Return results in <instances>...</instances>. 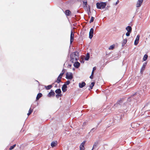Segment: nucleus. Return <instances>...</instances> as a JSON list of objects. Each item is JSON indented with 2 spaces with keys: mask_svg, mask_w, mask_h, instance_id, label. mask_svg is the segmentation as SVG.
<instances>
[{
  "mask_svg": "<svg viewBox=\"0 0 150 150\" xmlns=\"http://www.w3.org/2000/svg\"><path fill=\"white\" fill-rule=\"evenodd\" d=\"M96 7L98 9H101L104 8L106 5V2H97L96 4Z\"/></svg>",
  "mask_w": 150,
  "mask_h": 150,
  "instance_id": "nucleus-1",
  "label": "nucleus"
},
{
  "mask_svg": "<svg viewBox=\"0 0 150 150\" xmlns=\"http://www.w3.org/2000/svg\"><path fill=\"white\" fill-rule=\"evenodd\" d=\"M79 52L77 51H76L74 52L73 54H71L70 55V57L72 58V60L73 59V58L75 59V61H77L79 58Z\"/></svg>",
  "mask_w": 150,
  "mask_h": 150,
  "instance_id": "nucleus-2",
  "label": "nucleus"
},
{
  "mask_svg": "<svg viewBox=\"0 0 150 150\" xmlns=\"http://www.w3.org/2000/svg\"><path fill=\"white\" fill-rule=\"evenodd\" d=\"M66 78L68 79L71 80L73 78V75L72 73L67 72L66 74Z\"/></svg>",
  "mask_w": 150,
  "mask_h": 150,
  "instance_id": "nucleus-3",
  "label": "nucleus"
},
{
  "mask_svg": "<svg viewBox=\"0 0 150 150\" xmlns=\"http://www.w3.org/2000/svg\"><path fill=\"white\" fill-rule=\"evenodd\" d=\"M94 33V29L93 28H91L89 33V38L90 39H91L93 36Z\"/></svg>",
  "mask_w": 150,
  "mask_h": 150,
  "instance_id": "nucleus-4",
  "label": "nucleus"
},
{
  "mask_svg": "<svg viewBox=\"0 0 150 150\" xmlns=\"http://www.w3.org/2000/svg\"><path fill=\"white\" fill-rule=\"evenodd\" d=\"M127 112V110L126 109H125L124 110H123L122 112H121L122 113L120 115V120H122V117L124 116L125 113Z\"/></svg>",
  "mask_w": 150,
  "mask_h": 150,
  "instance_id": "nucleus-5",
  "label": "nucleus"
},
{
  "mask_svg": "<svg viewBox=\"0 0 150 150\" xmlns=\"http://www.w3.org/2000/svg\"><path fill=\"white\" fill-rule=\"evenodd\" d=\"M74 33H73L72 32V30H71V33L70 35V44H71L72 42L74 40Z\"/></svg>",
  "mask_w": 150,
  "mask_h": 150,
  "instance_id": "nucleus-6",
  "label": "nucleus"
},
{
  "mask_svg": "<svg viewBox=\"0 0 150 150\" xmlns=\"http://www.w3.org/2000/svg\"><path fill=\"white\" fill-rule=\"evenodd\" d=\"M147 62H145L143 64V65L141 69L140 73H141L142 74L143 73V71L145 69V68L147 65Z\"/></svg>",
  "mask_w": 150,
  "mask_h": 150,
  "instance_id": "nucleus-7",
  "label": "nucleus"
},
{
  "mask_svg": "<svg viewBox=\"0 0 150 150\" xmlns=\"http://www.w3.org/2000/svg\"><path fill=\"white\" fill-rule=\"evenodd\" d=\"M139 38L140 35H137L134 42V45H137L138 44Z\"/></svg>",
  "mask_w": 150,
  "mask_h": 150,
  "instance_id": "nucleus-8",
  "label": "nucleus"
},
{
  "mask_svg": "<svg viewBox=\"0 0 150 150\" xmlns=\"http://www.w3.org/2000/svg\"><path fill=\"white\" fill-rule=\"evenodd\" d=\"M55 95V93L52 90H51L50 91L49 93L47 95V96L49 97H51L52 96H54Z\"/></svg>",
  "mask_w": 150,
  "mask_h": 150,
  "instance_id": "nucleus-9",
  "label": "nucleus"
},
{
  "mask_svg": "<svg viewBox=\"0 0 150 150\" xmlns=\"http://www.w3.org/2000/svg\"><path fill=\"white\" fill-rule=\"evenodd\" d=\"M143 2V0H138L136 4V7H140Z\"/></svg>",
  "mask_w": 150,
  "mask_h": 150,
  "instance_id": "nucleus-10",
  "label": "nucleus"
},
{
  "mask_svg": "<svg viewBox=\"0 0 150 150\" xmlns=\"http://www.w3.org/2000/svg\"><path fill=\"white\" fill-rule=\"evenodd\" d=\"M85 142L83 141L81 144L80 146V150H84L85 148L84 147V144L85 143Z\"/></svg>",
  "mask_w": 150,
  "mask_h": 150,
  "instance_id": "nucleus-11",
  "label": "nucleus"
},
{
  "mask_svg": "<svg viewBox=\"0 0 150 150\" xmlns=\"http://www.w3.org/2000/svg\"><path fill=\"white\" fill-rule=\"evenodd\" d=\"M80 64L77 61L76 62H75L74 66L76 68H79L80 66Z\"/></svg>",
  "mask_w": 150,
  "mask_h": 150,
  "instance_id": "nucleus-12",
  "label": "nucleus"
},
{
  "mask_svg": "<svg viewBox=\"0 0 150 150\" xmlns=\"http://www.w3.org/2000/svg\"><path fill=\"white\" fill-rule=\"evenodd\" d=\"M86 85L84 81H82L81 83H79V87L80 88H83Z\"/></svg>",
  "mask_w": 150,
  "mask_h": 150,
  "instance_id": "nucleus-13",
  "label": "nucleus"
},
{
  "mask_svg": "<svg viewBox=\"0 0 150 150\" xmlns=\"http://www.w3.org/2000/svg\"><path fill=\"white\" fill-rule=\"evenodd\" d=\"M67 86L65 84H64L62 87V91L63 92H65L67 90Z\"/></svg>",
  "mask_w": 150,
  "mask_h": 150,
  "instance_id": "nucleus-14",
  "label": "nucleus"
},
{
  "mask_svg": "<svg viewBox=\"0 0 150 150\" xmlns=\"http://www.w3.org/2000/svg\"><path fill=\"white\" fill-rule=\"evenodd\" d=\"M65 72V70H64V69H63L61 73L60 74L58 77H59V78H60V79H62L63 75L64 74Z\"/></svg>",
  "mask_w": 150,
  "mask_h": 150,
  "instance_id": "nucleus-15",
  "label": "nucleus"
},
{
  "mask_svg": "<svg viewBox=\"0 0 150 150\" xmlns=\"http://www.w3.org/2000/svg\"><path fill=\"white\" fill-rule=\"evenodd\" d=\"M126 30L128 32H132V28L130 26H128L126 28Z\"/></svg>",
  "mask_w": 150,
  "mask_h": 150,
  "instance_id": "nucleus-16",
  "label": "nucleus"
},
{
  "mask_svg": "<svg viewBox=\"0 0 150 150\" xmlns=\"http://www.w3.org/2000/svg\"><path fill=\"white\" fill-rule=\"evenodd\" d=\"M138 95L137 93H134V94H133L131 96L134 97L133 98L137 100L138 99V98H137L136 97H135L134 96H135L137 95V96L138 97V98H139V97H140V95H139V94H138V95Z\"/></svg>",
  "mask_w": 150,
  "mask_h": 150,
  "instance_id": "nucleus-17",
  "label": "nucleus"
},
{
  "mask_svg": "<svg viewBox=\"0 0 150 150\" xmlns=\"http://www.w3.org/2000/svg\"><path fill=\"white\" fill-rule=\"evenodd\" d=\"M83 7L85 8H87V1L86 0H84L83 1Z\"/></svg>",
  "mask_w": 150,
  "mask_h": 150,
  "instance_id": "nucleus-18",
  "label": "nucleus"
},
{
  "mask_svg": "<svg viewBox=\"0 0 150 150\" xmlns=\"http://www.w3.org/2000/svg\"><path fill=\"white\" fill-rule=\"evenodd\" d=\"M42 93H38L36 98V101L38 100L42 96Z\"/></svg>",
  "mask_w": 150,
  "mask_h": 150,
  "instance_id": "nucleus-19",
  "label": "nucleus"
},
{
  "mask_svg": "<svg viewBox=\"0 0 150 150\" xmlns=\"http://www.w3.org/2000/svg\"><path fill=\"white\" fill-rule=\"evenodd\" d=\"M71 13V11L69 10H67L65 11V14L67 16H69Z\"/></svg>",
  "mask_w": 150,
  "mask_h": 150,
  "instance_id": "nucleus-20",
  "label": "nucleus"
},
{
  "mask_svg": "<svg viewBox=\"0 0 150 150\" xmlns=\"http://www.w3.org/2000/svg\"><path fill=\"white\" fill-rule=\"evenodd\" d=\"M95 84V82H92L91 83V85L89 86L90 88L88 89V90H91L93 88Z\"/></svg>",
  "mask_w": 150,
  "mask_h": 150,
  "instance_id": "nucleus-21",
  "label": "nucleus"
},
{
  "mask_svg": "<svg viewBox=\"0 0 150 150\" xmlns=\"http://www.w3.org/2000/svg\"><path fill=\"white\" fill-rule=\"evenodd\" d=\"M90 58V54L89 53H87L86 55L85 58V59L86 61H88Z\"/></svg>",
  "mask_w": 150,
  "mask_h": 150,
  "instance_id": "nucleus-22",
  "label": "nucleus"
},
{
  "mask_svg": "<svg viewBox=\"0 0 150 150\" xmlns=\"http://www.w3.org/2000/svg\"><path fill=\"white\" fill-rule=\"evenodd\" d=\"M98 142L97 141L94 144L93 146V149H96L98 146Z\"/></svg>",
  "mask_w": 150,
  "mask_h": 150,
  "instance_id": "nucleus-23",
  "label": "nucleus"
},
{
  "mask_svg": "<svg viewBox=\"0 0 150 150\" xmlns=\"http://www.w3.org/2000/svg\"><path fill=\"white\" fill-rule=\"evenodd\" d=\"M61 79H60V78H59V77H57V79L56 80L54 83H52V84H53L54 83L57 82V83H59L60 82H61Z\"/></svg>",
  "mask_w": 150,
  "mask_h": 150,
  "instance_id": "nucleus-24",
  "label": "nucleus"
},
{
  "mask_svg": "<svg viewBox=\"0 0 150 150\" xmlns=\"http://www.w3.org/2000/svg\"><path fill=\"white\" fill-rule=\"evenodd\" d=\"M52 87V85H49L47 86H45V88L47 90L50 89Z\"/></svg>",
  "mask_w": 150,
  "mask_h": 150,
  "instance_id": "nucleus-25",
  "label": "nucleus"
},
{
  "mask_svg": "<svg viewBox=\"0 0 150 150\" xmlns=\"http://www.w3.org/2000/svg\"><path fill=\"white\" fill-rule=\"evenodd\" d=\"M55 92L57 94H61V93L62 92V91L60 88H58L55 91Z\"/></svg>",
  "mask_w": 150,
  "mask_h": 150,
  "instance_id": "nucleus-26",
  "label": "nucleus"
},
{
  "mask_svg": "<svg viewBox=\"0 0 150 150\" xmlns=\"http://www.w3.org/2000/svg\"><path fill=\"white\" fill-rule=\"evenodd\" d=\"M57 144V142H52L51 143V145L52 147H53L56 145Z\"/></svg>",
  "mask_w": 150,
  "mask_h": 150,
  "instance_id": "nucleus-27",
  "label": "nucleus"
},
{
  "mask_svg": "<svg viewBox=\"0 0 150 150\" xmlns=\"http://www.w3.org/2000/svg\"><path fill=\"white\" fill-rule=\"evenodd\" d=\"M127 41V39H125L123 40V41L122 43V47L124 46L125 45Z\"/></svg>",
  "mask_w": 150,
  "mask_h": 150,
  "instance_id": "nucleus-28",
  "label": "nucleus"
},
{
  "mask_svg": "<svg viewBox=\"0 0 150 150\" xmlns=\"http://www.w3.org/2000/svg\"><path fill=\"white\" fill-rule=\"evenodd\" d=\"M148 57V56L146 54H145L144 55L143 58V60L144 61H145L146 60Z\"/></svg>",
  "mask_w": 150,
  "mask_h": 150,
  "instance_id": "nucleus-29",
  "label": "nucleus"
},
{
  "mask_svg": "<svg viewBox=\"0 0 150 150\" xmlns=\"http://www.w3.org/2000/svg\"><path fill=\"white\" fill-rule=\"evenodd\" d=\"M96 127L95 128H92L90 131V132L88 133L89 134L91 132L93 133L94 132L95 130L97 129Z\"/></svg>",
  "mask_w": 150,
  "mask_h": 150,
  "instance_id": "nucleus-30",
  "label": "nucleus"
},
{
  "mask_svg": "<svg viewBox=\"0 0 150 150\" xmlns=\"http://www.w3.org/2000/svg\"><path fill=\"white\" fill-rule=\"evenodd\" d=\"M33 111V109L30 108L28 111V112L27 114V115L28 116L30 115Z\"/></svg>",
  "mask_w": 150,
  "mask_h": 150,
  "instance_id": "nucleus-31",
  "label": "nucleus"
},
{
  "mask_svg": "<svg viewBox=\"0 0 150 150\" xmlns=\"http://www.w3.org/2000/svg\"><path fill=\"white\" fill-rule=\"evenodd\" d=\"M115 48V45H111L110 47L109 48V50H113Z\"/></svg>",
  "mask_w": 150,
  "mask_h": 150,
  "instance_id": "nucleus-32",
  "label": "nucleus"
},
{
  "mask_svg": "<svg viewBox=\"0 0 150 150\" xmlns=\"http://www.w3.org/2000/svg\"><path fill=\"white\" fill-rule=\"evenodd\" d=\"M16 146V144H15L13 145H12V146H11L9 149V150H12V149H13L15 148V147Z\"/></svg>",
  "mask_w": 150,
  "mask_h": 150,
  "instance_id": "nucleus-33",
  "label": "nucleus"
},
{
  "mask_svg": "<svg viewBox=\"0 0 150 150\" xmlns=\"http://www.w3.org/2000/svg\"><path fill=\"white\" fill-rule=\"evenodd\" d=\"M102 120L103 119H101L100 120V121H99V122H98V123H97V125L96 126V128H97L98 126L99 125V124L102 122Z\"/></svg>",
  "mask_w": 150,
  "mask_h": 150,
  "instance_id": "nucleus-34",
  "label": "nucleus"
},
{
  "mask_svg": "<svg viewBox=\"0 0 150 150\" xmlns=\"http://www.w3.org/2000/svg\"><path fill=\"white\" fill-rule=\"evenodd\" d=\"M94 18L93 16H92L91 17L90 21V23H91L93 22L94 21Z\"/></svg>",
  "mask_w": 150,
  "mask_h": 150,
  "instance_id": "nucleus-35",
  "label": "nucleus"
},
{
  "mask_svg": "<svg viewBox=\"0 0 150 150\" xmlns=\"http://www.w3.org/2000/svg\"><path fill=\"white\" fill-rule=\"evenodd\" d=\"M70 83V82L68 80L64 84L66 85L67 86V85H69Z\"/></svg>",
  "mask_w": 150,
  "mask_h": 150,
  "instance_id": "nucleus-36",
  "label": "nucleus"
},
{
  "mask_svg": "<svg viewBox=\"0 0 150 150\" xmlns=\"http://www.w3.org/2000/svg\"><path fill=\"white\" fill-rule=\"evenodd\" d=\"M62 94H57L56 95V97L58 98L59 97H61L62 96Z\"/></svg>",
  "mask_w": 150,
  "mask_h": 150,
  "instance_id": "nucleus-37",
  "label": "nucleus"
},
{
  "mask_svg": "<svg viewBox=\"0 0 150 150\" xmlns=\"http://www.w3.org/2000/svg\"><path fill=\"white\" fill-rule=\"evenodd\" d=\"M70 58H71V62L73 63H74V61H75V59H74L73 58V59L72 60H72V58L71 57H70Z\"/></svg>",
  "mask_w": 150,
  "mask_h": 150,
  "instance_id": "nucleus-38",
  "label": "nucleus"
},
{
  "mask_svg": "<svg viewBox=\"0 0 150 150\" xmlns=\"http://www.w3.org/2000/svg\"><path fill=\"white\" fill-rule=\"evenodd\" d=\"M122 103V99H120L118 101V103L120 105L121 104V103Z\"/></svg>",
  "mask_w": 150,
  "mask_h": 150,
  "instance_id": "nucleus-39",
  "label": "nucleus"
},
{
  "mask_svg": "<svg viewBox=\"0 0 150 150\" xmlns=\"http://www.w3.org/2000/svg\"><path fill=\"white\" fill-rule=\"evenodd\" d=\"M131 32H127L126 33V36H129L130 35V33H131Z\"/></svg>",
  "mask_w": 150,
  "mask_h": 150,
  "instance_id": "nucleus-40",
  "label": "nucleus"
},
{
  "mask_svg": "<svg viewBox=\"0 0 150 150\" xmlns=\"http://www.w3.org/2000/svg\"><path fill=\"white\" fill-rule=\"evenodd\" d=\"M148 103H146V104L144 106L143 108L142 109V110H144V108H145V107H146V106H147L148 105Z\"/></svg>",
  "mask_w": 150,
  "mask_h": 150,
  "instance_id": "nucleus-41",
  "label": "nucleus"
},
{
  "mask_svg": "<svg viewBox=\"0 0 150 150\" xmlns=\"http://www.w3.org/2000/svg\"><path fill=\"white\" fill-rule=\"evenodd\" d=\"M72 64H68V65L67 66V68H71V66Z\"/></svg>",
  "mask_w": 150,
  "mask_h": 150,
  "instance_id": "nucleus-42",
  "label": "nucleus"
},
{
  "mask_svg": "<svg viewBox=\"0 0 150 150\" xmlns=\"http://www.w3.org/2000/svg\"><path fill=\"white\" fill-rule=\"evenodd\" d=\"M119 0H117V1L116 2L115 5H116L117 4H118L119 3Z\"/></svg>",
  "mask_w": 150,
  "mask_h": 150,
  "instance_id": "nucleus-43",
  "label": "nucleus"
},
{
  "mask_svg": "<svg viewBox=\"0 0 150 150\" xmlns=\"http://www.w3.org/2000/svg\"><path fill=\"white\" fill-rule=\"evenodd\" d=\"M96 69V67H94L93 68V71H94Z\"/></svg>",
  "mask_w": 150,
  "mask_h": 150,
  "instance_id": "nucleus-44",
  "label": "nucleus"
},
{
  "mask_svg": "<svg viewBox=\"0 0 150 150\" xmlns=\"http://www.w3.org/2000/svg\"><path fill=\"white\" fill-rule=\"evenodd\" d=\"M93 75H91L90 76V78L91 79H92L93 78Z\"/></svg>",
  "mask_w": 150,
  "mask_h": 150,
  "instance_id": "nucleus-45",
  "label": "nucleus"
},
{
  "mask_svg": "<svg viewBox=\"0 0 150 150\" xmlns=\"http://www.w3.org/2000/svg\"><path fill=\"white\" fill-rule=\"evenodd\" d=\"M88 9H89V11H90V6L89 5H88V6H87Z\"/></svg>",
  "mask_w": 150,
  "mask_h": 150,
  "instance_id": "nucleus-46",
  "label": "nucleus"
},
{
  "mask_svg": "<svg viewBox=\"0 0 150 150\" xmlns=\"http://www.w3.org/2000/svg\"><path fill=\"white\" fill-rule=\"evenodd\" d=\"M94 71H92L91 75H93V74H94Z\"/></svg>",
  "mask_w": 150,
  "mask_h": 150,
  "instance_id": "nucleus-47",
  "label": "nucleus"
},
{
  "mask_svg": "<svg viewBox=\"0 0 150 150\" xmlns=\"http://www.w3.org/2000/svg\"><path fill=\"white\" fill-rule=\"evenodd\" d=\"M130 98H128L127 99L128 100V101H130Z\"/></svg>",
  "mask_w": 150,
  "mask_h": 150,
  "instance_id": "nucleus-48",
  "label": "nucleus"
},
{
  "mask_svg": "<svg viewBox=\"0 0 150 150\" xmlns=\"http://www.w3.org/2000/svg\"><path fill=\"white\" fill-rule=\"evenodd\" d=\"M54 87H57V84H56V85H55V86H54Z\"/></svg>",
  "mask_w": 150,
  "mask_h": 150,
  "instance_id": "nucleus-49",
  "label": "nucleus"
},
{
  "mask_svg": "<svg viewBox=\"0 0 150 150\" xmlns=\"http://www.w3.org/2000/svg\"><path fill=\"white\" fill-rule=\"evenodd\" d=\"M37 81L38 82V81Z\"/></svg>",
  "mask_w": 150,
  "mask_h": 150,
  "instance_id": "nucleus-50",
  "label": "nucleus"
},
{
  "mask_svg": "<svg viewBox=\"0 0 150 150\" xmlns=\"http://www.w3.org/2000/svg\"><path fill=\"white\" fill-rule=\"evenodd\" d=\"M37 81L38 82V81Z\"/></svg>",
  "mask_w": 150,
  "mask_h": 150,
  "instance_id": "nucleus-51",
  "label": "nucleus"
},
{
  "mask_svg": "<svg viewBox=\"0 0 150 150\" xmlns=\"http://www.w3.org/2000/svg\"><path fill=\"white\" fill-rule=\"evenodd\" d=\"M37 81L38 82V81Z\"/></svg>",
  "mask_w": 150,
  "mask_h": 150,
  "instance_id": "nucleus-52",
  "label": "nucleus"
}]
</instances>
